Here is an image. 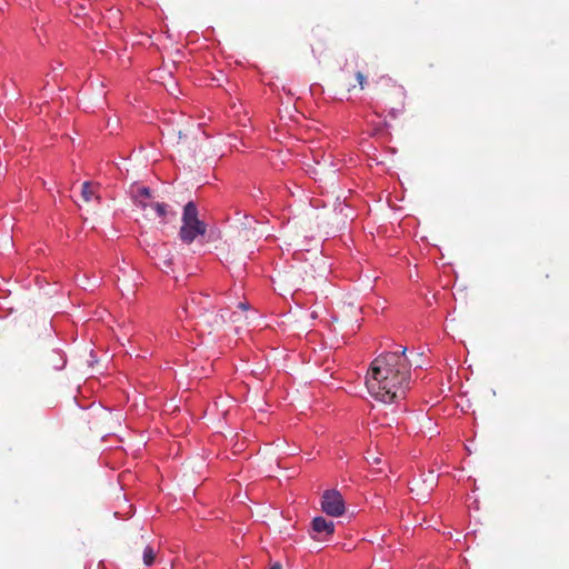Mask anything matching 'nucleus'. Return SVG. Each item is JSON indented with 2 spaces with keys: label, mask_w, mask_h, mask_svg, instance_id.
Wrapping results in <instances>:
<instances>
[{
  "label": "nucleus",
  "mask_w": 569,
  "mask_h": 569,
  "mask_svg": "<svg viewBox=\"0 0 569 569\" xmlns=\"http://www.w3.org/2000/svg\"><path fill=\"white\" fill-rule=\"evenodd\" d=\"M321 508L328 516H342L345 512V500L342 495L336 489L326 490L322 495Z\"/></svg>",
  "instance_id": "nucleus-3"
},
{
  "label": "nucleus",
  "mask_w": 569,
  "mask_h": 569,
  "mask_svg": "<svg viewBox=\"0 0 569 569\" xmlns=\"http://www.w3.org/2000/svg\"><path fill=\"white\" fill-rule=\"evenodd\" d=\"M269 569H282V566L279 562H276Z\"/></svg>",
  "instance_id": "nucleus-12"
},
{
  "label": "nucleus",
  "mask_w": 569,
  "mask_h": 569,
  "mask_svg": "<svg viewBox=\"0 0 569 569\" xmlns=\"http://www.w3.org/2000/svg\"><path fill=\"white\" fill-rule=\"evenodd\" d=\"M407 348L375 358L366 377L369 393L379 401L393 403L405 399L411 383Z\"/></svg>",
  "instance_id": "nucleus-1"
},
{
  "label": "nucleus",
  "mask_w": 569,
  "mask_h": 569,
  "mask_svg": "<svg viewBox=\"0 0 569 569\" xmlns=\"http://www.w3.org/2000/svg\"><path fill=\"white\" fill-rule=\"evenodd\" d=\"M356 79H357V81L359 82V84H360L361 89H363V88H365V83H366V77H365V74H363L362 72H360V71H359V72H357V73H356Z\"/></svg>",
  "instance_id": "nucleus-11"
},
{
  "label": "nucleus",
  "mask_w": 569,
  "mask_h": 569,
  "mask_svg": "<svg viewBox=\"0 0 569 569\" xmlns=\"http://www.w3.org/2000/svg\"><path fill=\"white\" fill-rule=\"evenodd\" d=\"M181 222L179 238L186 244L192 243L197 237L207 232V224L198 218V208L193 201L184 204Z\"/></svg>",
  "instance_id": "nucleus-2"
},
{
  "label": "nucleus",
  "mask_w": 569,
  "mask_h": 569,
  "mask_svg": "<svg viewBox=\"0 0 569 569\" xmlns=\"http://www.w3.org/2000/svg\"><path fill=\"white\" fill-rule=\"evenodd\" d=\"M150 198V189L148 187H141L137 190V193L134 194V203L142 208L147 209L150 202L147 200Z\"/></svg>",
  "instance_id": "nucleus-7"
},
{
  "label": "nucleus",
  "mask_w": 569,
  "mask_h": 569,
  "mask_svg": "<svg viewBox=\"0 0 569 569\" xmlns=\"http://www.w3.org/2000/svg\"><path fill=\"white\" fill-rule=\"evenodd\" d=\"M335 532V523L325 517H316L311 521L310 536L318 541L328 540Z\"/></svg>",
  "instance_id": "nucleus-4"
},
{
  "label": "nucleus",
  "mask_w": 569,
  "mask_h": 569,
  "mask_svg": "<svg viewBox=\"0 0 569 569\" xmlns=\"http://www.w3.org/2000/svg\"><path fill=\"white\" fill-rule=\"evenodd\" d=\"M154 551L152 547L147 546L143 550V562L146 566H151L154 561Z\"/></svg>",
  "instance_id": "nucleus-10"
},
{
  "label": "nucleus",
  "mask_w": 569,
  "mask_h": 569,
  "mask_svg": "<svg viewBox=\"0 0 569 569\" xmlns=\"http://www.w3.org/2000/svg\"><path fill=\"white\" fill-rule=\"evenodd\" d=\"M48 362L53 369L61 370L67 363L66 355L59 350H52L48 357Z\"/></svg>",
  "instance_id": "nucleus-6"
},
{
  "label": "nucleus",
  "mask_w": 569,
  "mask_h": 569,
  "mask_svg": "<svg viewBox=\"0 0 569 569\" xmlns=\"http://www.w3.org/2000/svg\"><path fill=\"white\" fill-rule=\"evenodd\" d=\"M148 207H150L160 218H164L169 209V206L163 202H150Z\"/></svg>",
  "instance_id": "nucleus-9"
},
{
  "label": "nucleus",
  "mask_w": 569,
  "mask_h": 569,
  "mask_svg": "<svg viewBox=\"0 0 569 569\" xmlns=\"http://www.w3.org/2000/svg\"><path fill=\"white\" fill-rule=\"evenodd\" d=\"M239 308H241V309H244V310H246V309H248V305H247V303H244V302H240V303H239Z\"/></svg>",
  "instance_id": "nucleus-13"
},
{
  "label": "nucleus",
  "mask_w": 569,
  "mask_h": 569,
  "mask_svg": "<svg viewBox=\"0 0 569 569\" xmlns=\"http://www.w3.org/2000/svg\"><path fill=\"white\" fill-rule=\"evenodd\" d=\"M81 194H82V198L86 200V201H90L92 199H98L99 197L96 194L94 190H93V187L90 182L86 181L83 182L82 184V190H81Z\"/></svg>",
  "instance_id": "nucleus-8"
},
{
  "label": "nucleus",
  "mask_w": 569,
  "mask_h": 569,
  "mask_svg": "<svg viewBox=\"0 0 569 569\" xmlns=\"http://www.w3.org/2000/svg\"><path fill=\"white\" fill-rule=\"evenodd\" d=\"M163 264H164L166 267H168V268H169V267H170V264H171V260H169V259L164 260V261H163Z\"/></svg>",
  "instance_id": "nucleus-14"
},
{
  "label": "nucleus",
  "mask_w": 569,
  "mask_h": 569,
  "mask_svg": "<svg viewBox=\"0 0 569 569\" xmlns=\"http://www.w3.org/2000/svg\"><path fill=\"white\" fill-rule=\"evenodd\" d=\"M207 298L208 296L202 293L192 295L187 305L178 312V318L181 319L182 315L187 316L189 312H193L196 308H200L202 310L211 309L212 303L208 301Z\"/></svg>",
  "instance_id": "nucleus-5"
}]
</instances>
